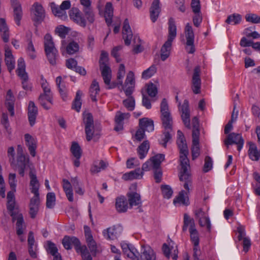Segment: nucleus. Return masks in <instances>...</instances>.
I'll list each match as a JSON object with an SVG mask.
<instances>
[{
	"instance_id": "31",
	"label": "nucleus",
	"mask_w": 260,
	"mask_h": 260,
	"mask_svg": "<svg viewBox=\"0 0 260 260\" xmlns=\"http://www.w3.org/2000/svg\"><path fill=\"white\" fill-rule=\"evenodd\" d=\"M29 177L30 179V186L31 192L34 194V196H39V189L40 184L37 178L36 174L30 171L29 173Z\"/></svg>"
},
{
	"instance_id": "45",
	"label": "nucleus",
	"mask_w": 260,
	"mask_h": 260,
	"mask_svg": "<svg viewBox=\"0 0 260 260\" xmlns=\"http://www.w3.org/2000/svg\"><path fill=\"white\" fill-rule=\"evenodd\" d=\"M100 90L99 83L95 80H94L89 89L90 96L93 102H96L97 101L96 95L99 94Z\"/></svg>"
},
{
	"instance_id": "37",
	"label": "nucleus",
	"mask_w": 260,
	"mask_h": 260,
	"mask_svg": "<svg viewBox=\"0 0 260 260\" xmlns=\"http://www.w3.org/2000/svg\"><path fill=\"white\" fill-rule=\"evenodd\" d=\"M143 175V172L141 171L140 168L135 169L129 173H125L123 175L122 178L124 180H132L133 179H141Z\"/></svg>"
},
{
	"instance_id": "16",
	"label": "nucleus",
	"mask_w": 260,
	"mask_h": 260,
	"mask_svg": "<svg viewBox=\"0 0 260 260\" xmlns=\"http://www.w3.org/2000/svg\"><path fill=\"white\" fill-rule=\"evenodd\" d=\"M80 4L83 6L82 11L87 20L92 23L94 21V14L91 7L90 0H80Z\"/></svg>"
},
{
	"instance_id": "7",
	"label": "nucleus",
	"mask_w": 260,
	"mask_h": 260,
	"mask_svg": "<svg viewBox=\"0 0 260 260\" xmlns=\"http://www.w3.org/2000/svg\"><path fill=\"white\" fill-rule=\"evenodd\" d=\"M118 84L121 86L122 89L124 92L126 96H129L132 95L134 91L135 84L134 73L132 71L128 72L124 84H123L122 80H121L119 81Z\"/></svg>"
},
{
	"instance_id": "50",
	"label": "nucleus",
	"mask_w": 260,
	"mask_h": 260,
	"mask_svg": "<svg viewBox=\"0 0 260 260\" xmlns=\"http://www.w3.org/2000/svg\"><path fill=\"white\" fill-rule=\"evenodd\" d=\"M165 159V155L163 154H157L152 157L150 160L152 164L153 169L159 168L161 162Z\"/></svg>"
},
{
	"instance_id": "27",
	"label": "nucleus",
	"mask_w": 260,
	"mask_h": 260,
	"mask_svg": "<svg viewBox=\"0 0 260 260\" xmlns=\"http://www.w3.org/2000/svg\"><path fill=\"white\" fill-rule=\"evenodd\" d=\"M39 196H34L30 200L29 213L31 218H35L39 211Z\"/></svg>"
},
{
	"instance_id": "26",
	"label": "nucleus",
	"mask_w": 260,
	"mask_h": 260,
	"mask_svg": "<svg viewBox=\"0 0 260 260\" xmlns=\"http://www.w3.org/2000/svg\"><path fill=\"white\" fill-rule=\"evenodd\" d=\"M41 84L42 88L43 90V93H41L40 95V100L41 101V102L43 103V100L45 96H47V100L51 102V95H52L50 88L49 86V84L47 81L44 78L43 75L41 77Z\"/></svg>"
},
{
	"instance_id": "58",
	"label": "nucleus",
	"mask_w": 260,
	"mask_h": 260,
	"mask_svg": "<svg viewBox=\"0 0 260 260\" xmlns=\"http://www.w3.org/2000/svg\"><path fill=\"white\" fill-rule=\"evenodd\" d=\"M190 239L193 243L194 246H199V236L198 231L196 228L189 229Z\"/></svg>"
},
{
	"instance_id": "52",
	"label": "nucleus",
	"mask_w": 260,
	"mask_h": 260,
	"mask_svg": "<svg viewBox=\"0 0 260 260\" xmlns=\"http://www.w3.org/2000/svg\"><path fill=\"white\" fill-rule=\"evenodd\" d=\"M73 155L75 158H80L82 155V150L78 143L73 142L70 148Z\"/></svg>"
},
{
	"instance_id": "1",
	"label": "nucleus",
	"mask_w": 260,
	"mask_h": 260,
	"mask_svg": "<svg viewBox=\"0 0 260 260\" xmlns=\"http://www.w3.org/2000/svg\"><path fill=\"white\" fill-rule=\"evenodd\" d=\"M177 144L180 152V165L181 170L179 177L181 181L185 180L184 187L188 188V185L191 183V179L188 170L190 168L189 160L187 158L189 153L187 145L182 132L178 130L177 131Z\"/></svg>"
},
{
	"instance_id": "48",
	"label": "nucleus",
	"mask_w": 260,
	"mask_h": 260,
	"mask_svg": "<svg viewBox=\"0 0 260 260\" xmlns=\"http://www.w3.org/2000/svg\"><path fill=\"white\" fill-rule=\"evenodd\" d=\"M189 225L190 226L189 229L196 228L193 219L191 218L187 214L185 213L183 217V225L182 227V231L183 232H186Z\"/></svg>"
},
{
	"instance_id": "63",
	"label": "nucleus",
	"mask_w": 260,
	"mask_h": 260,
	"mask_svg": "<svg viewBox=\"0 0 260 260\" xmlns=\"http://www.w3.org/2000/svg\"><path fill=\"white\" fill-rule=\"evenodd\" d=\"M139 255L138 251L132 245L130 247L129 252L127 253L126 256L132 260H140Z\"/></svg>"
},
{
	"instance_id": "47",
	"label": "nucleus",
	"mask_w": 260,
	"mask_h": 260,
	"mask_svg": "<svg viewBox=\"0 0 260 260\" xmlns=\"http://www.w3.org/2000/svg\"><path fill=\"white\" fill-rule=\"evenodd\" d=\"M173 133V128H170V129H164L162 132V135L161 137V140L160 141V144L165 148L167 147V143L169 142V141L172 138V135Z\"/></svg>"
},
{
	"instance_id": "2",
	"label": "nucleus",
	"mask_w": 260,
	"mask_h": 260,
	"mask_svg": "<svg viewBox=\"0 0 260 260\" xmlns=\"http://www.w3.org/2000/svg\"><path fill=\"white\" fill-rule=\"evenodd\" d=\"M168 36L167 41L161 48L160 58L165 61L169 56L172 42L177 36V27L174 18L171 17L168 21Z\"/></svg>"
},
{
	"instance_id": "35",
	"label": "nucleus",
	"mask_w": 260,
	"mask_h": 260,
	"mask_svg": "<svg viewBox=\"0 0 260 260\" xmlns=\"http://www.w3.org/2000/svg\"><path fill=\"white\" fill-rule=\"evenodd\" d=\"M17 75L21 80H28V77L25 72V64L24 59L20 58L18 60V68L16 70Z\"/></svg>"
},
{
	"instance_id": "20",
	"label": "nucleus",
	"mask_w": 260,
	"mask_h": 260,
	"mask_svg": "<svg viewBox=\"0 0 260 260\" xmlns=\"http://www.w3.org/2000/svg\"><path fill=\"white\" fill-rule=\"evenodd\" d=\"M38 114V107L36 106L34 102L30 101L27 107V116L28 121L31 126L35 125Z\"/></svg>"
},
{
	"instance_id": "12",
	"label": "nucleus",
	"mask_w": 260,
	"mask_h": 260,
	"mask_svg": "<svg viewBox=\"0 0 260 260\" xmlns=\"http://www.w3.org/2000/svg\"><path fill=\"white\" fill-rule=\"evenodd\" d=\"M62 244L64 248L67 250L72 249L71 245L74 246L75 249L77 253L82 249L83 245L81 246V243L78 238L74 236H65L62 240Z\"/></svg>"
},
{
	"instance_id": "41",
	"label": "nucleus",
	"mask_w": 260,
	"mask_h": 260,
	"mask_svg": "<svg viewBox=\"0 0 260 260\" xmlns=\"http://www.w3.org/2000/svg\"><path fill=\"white\" fill-rule=\"evenodd\" d=\"M13 222L17 220L16 222V234L18 235H21L23 233V224L24 223L23 217L21 213L16 214L15 216H12Z\"/></svg>"
},
{
	"instance_id": "22",
	"label": "nucleus",
	"mask_w": 260,
	"mask_h": 260,
	"mask_svg": "<svg viewBox=\"0 0 260 260\" xmlns=\"http://www.w3.org/2000/svg\"><path fill=\"white\" fill-rule=\"evenodd\" d=\"M200 69L199 67L194 68L192 80V89L194 93L198 94L200 92L201 79L200 77Z\"/></svg>"
},
{
	"instance_id": "55",
	"label": "nucleus",
	"mask_w": 260,
	"mask_h": 260,
	"mask_svg": "<svg viewBox=\"0 0 260 260\" xmlns=\"http://www.w3.org/2000/svg\"><path fill=\"white\" fill-rule=\"evenodd\" d=\"M241 20L242 17L240 14H233L228 17L225 20V22L228 24L236 25L239 24L241 22Z\"/></svg>"
},
{
	"instance_id": "30",
	"label": "nucleus",
	"mask_w": 260,
	"mask_h": 260,
	"mask_svg": "<svg viewBox=\"0 0 260 260\" xmlns=\"http://www.w3.org/2000/svg\"><path fill=\"white\" fill-rule=\"evenodd\" d=\"M26 145L28 147L30 155L34 157L36 155L37 148V142L36 140L29 134H26L24 135Z\"/></svg>"
},
{
	"instance_id": "17",
	"label": "nucleus",
	"mask_w": 260,
	"mask_h": 260,
	"mask_svg": "<svg viewBox=\"0 0 260 260\" xmlns=\"http://www.w3.org/2000/svg\"><path fill=\"white\" fill-rule=\"evenodd\" d=\"M122 230L123 229L121 225H117L104 230L103 233L105 238L109 240H114L121 235Z\"/></svg>"
},
{
	"instance_id": "23",
	"label": "nucleus",
	"mask_w": 260,
	"mask_h": 260,
	"mask_svg": "<svg viewBox=\"0 0 260 260\" xmlns=\"http://www.w3.org/2000/svg\"><path fill=\"white\" fill-rule=\"evenodd\" d=\"M28 163V158H27L24 155H19L17 156V162H15V165L12 167H17L19 174L21 176H23L25 170Z\"/></svg>"
},
{
	"instance_id": "57",
	"label": "nucleus",
	"mask_w": 260,
	"mask_h": 260,
	"mask_svg": "<svg viewBox=\"0 0 260 260\" xmlns=\"http://www.w3.org/2000/svg\"><path fill=\"white\" fill-rule=\"evenodd\" d=\"M239 235L238 236V240L241 241L243 239V251L245 252H247L251 246V242L249 238L247 237L242 238V233L240 231H238Z\"/></svg>"
},
{
	"instance_id": "11",
	"label": "nucleus",
	"mask_w": 260,
	"mask_h": 260,
	"mask_svg": "<svg viewBox=\"0 0 260 260\" xmlns=\"http://www.w3.org/2000/svg\"><path fill=\"white\" fill-rule=\"evenodd\" d=\"M196 218L198 219L199 225L202 226H206L207 231L211 232V224L208 213L204 211L202 208H197L194 211Z\"/></svg>"
},
{
	"instance_id": "56",
	"label": "nucleus",
	"mask_w": 260,
	"mask_h": 260,
	"mask_svg": "<svg viewBox=\"0 0 260 260\" xmlns=\"http://www.w3.org/2000/svg\"><path fill=\"white\" fill-rule=\"evenodd\" d=\"M157 71L156 67L155 65L151 66L148 69L144 70L142 74V78L147 79L151 78Z\"/></svg>"
},
{
	"instance_id": "14",
	"label": "nucleus",
	"mask_w": 260,
	"mask_h": 260,
	"mask_svg": "<svg viewBox=\"0 0 260 260\" xmlns=\"http://www.w3.org/2000/svg\"><path fill=\"white\" fill-rule=\"evenodd\" d=\"M244 139L240 134L232 133L229 134L226 138L224 140V144L228 147L229 145L234 144L237 145V150L240 151L243 148L244 145Z\"/></svg>"
},
{
	"instance_id": "62",
	"label": "nucleus",
	"mask_w": 260,
	"mask_h": 260,
	"mask_svg": "<svg viewBox=\"0 0 260 260\" xmlns=\"http://www.w3.org/2000/svg\"><path fill=\"white\" fill-rule=\"evenodd\" d=\"M161 190L163 197L166 199H170L173 194V190L171 187L168 185H162L161 186Z\"/></svg>"
},
{
	"instance_id": "28",
	"label": "nucleus",
	"mask_w": 260,
	"mask_h": 260,
	"mask_svg": "<svg viewBox=\"0 0 260 260\" xmlns=\"http://www.w3.org/2000/svg\"><path fill=\"white\" fill-rule=\"evenodd\" d=\"M139 126L145 132H152L154 129V122L149 118L144 117L139 119Z\"/></svg>"
},
{
	"instance_id": "6",
	"label": "nucleus",
	"mask_w": 260,
	"mask_h": 260,
	"mask_svg": "<svg viewBox=\"0 0 260 260\" xmlns=\"http://www.w3.org/2000/svg\"><path fill=\"white\" fill-rule=\"evenodd\" d=\"M31 16L35 26L41 24L45 17V11L42 6L38 3H34L31 9Z\"/></svg>"
},
{
	"instance_id": "61",
	"label": "nucleus",
	"mask_w": 260,
	"mask_h": 260,
	"mask_svg": "<svg viewBox=\"0 0 260 260\" xmlns=\"http://www.w3.org/2000/svg\"><path fill=\"white\" fill-rule=\"evenodd\" d=\"M55 204V195L53 192H49L46 196V207L52 209Z\"/></svg>"
},
{
	"instance_id": "38",
	"label": "nucleus",
	"mask_w": 260,
	"mask_h": 260,
	"mask_svg": "<svg viewBox=\"0 0 260 260\" xmlns=\"http://www.w3.org/2000/svg\"><path fill=\"white\" fill-rule=\"evenodd\" d=\"M62 187L68 200L72 202L74 201L73 188L71 183L67 179L62 180Z\"/></svg>"
},
{
	"instance_id": "49",
	"label": "nucleus",
	"mask_w": 260,
	"mask_h": 260,
	"mask_svg": "<svg viewBox=\"0 0 260 260\" xmlns=\"http://www.w3.org/2000/svg\"><path fill=\"white\" fill-rule=\"evenodd\" d=\"M82 95V92L78 90L76 92V97L73 102L72 109L79 112L80 111L82 102H81V96Z\"/></svg>"
},
{
	"instance_id": "29",
	"label": "nucleus",
	"mask_w": 260,
	"mask_h": 260,
	"mask_svg": "<svg viewBox=\"0 0 260 260\" xmlns=\"http://www.w3.org/2000/svg\"><path fill=\"white\" fill-rule=\"evenodd\" d=\"M159 0H153L150 8V19L153 22L157 19L160 12Z\"/></svg>"
},
{
	"instance_id": "5",
	"label": "nucleus",
	"mask_w": 260,
	"mask_h": 260,
	"mask_svg": "<svg viewBox=\"0 0 260 260\" xmlns=\"http://www.w3.org/2000/svg\"><path fill=\"white\" fill-rule=\"evenodd\" d=\"M161 120L164 129L173 128V118L169 110V106L166 99H163L160 104Z\"/></svg>"
},
{
	"instance_id": "64",
	"label": "nucleus",
	"mask_w": 260,
	"mask_h": 260,
	"mask_svg": "<svg viewBox=\"0 0 260 260\" xmlns=\"http://www.w3.org/2000/svg\"><path fill=\"white\" fill-rule=\"evenodd\" d=\"M245 19L247 22L253 23H260V16L255 14H248L245 16Z\"/></svg>"
},
{
	"instance_id": "54",
	"label": "nucleus",
	"mask_w": 260,
	"mask_h": 260,
	"mask_svg": "<svg viewBox=\"0 0 260 260\" xmlns=\"http://www.w3.org/2000/svg\"><path fill=\"white\" fill-rule=\"evenodd\" d=\"M123 104L128 111H133L135 107V100L134 98L132 95L127 96V99L123 101Z\"/></svg>"
},
{
	"instance_id": "3",
	"label": "nucleus",
	"mask_w": 260,
	"mask_h": 260,
	"mask_svg": "<svg viewBox=\"0 0 260 260\" xmlns=\"http://www.w3.org/2000/svg\"><path fill=\"white\" fill-rule=\"evenodd\" d=\"M168 36L167 41L161 48L160 58L165 61L169 56L172 42L177 36V27L174 18L171 17L168 21Z\"/></svg>"
},
{
	"instance_id": "51",
	"label": "nucleus",
	"mask_w": 260,
	"mask_h": 260,
	"mask_svg": "<svg viewBox=\"0 0 260 260\" xmlns=\"http://www.w3.org/2000/svg\"><path fill=\"white\" fill-rule=\"evenodd\" d=\"M49 63L53 66L56 63V59L58 56V53L57 49L45 52Z\"/></svg>"
},
{
	"instance_id": "42",
	"label": "nucleus",
	"mask_w": 260,
	"mask_h": 260,
	"mask_svg": "<svg viewBox=\"0 0 260 260\" xmlns=\"http://www.w3.org/2000/svg\"><path fill=\"white\" fill-rule=\"evenodd\" d=\"M128 201L129 206L132 207L134 206H138L141 204L140 195L136 192H131L127 194Z\"/></svg>"
},
{
	"instance_id": "10",
	"label": "nucleus",
	"mask_w": 260,
	"mask_h": 260,
	"mask_svg": "<svg viewBox=\"0 0 260 260\" xmlns=\"http://www.w3.org/2000/svg\"><path fill=\"white\" fill-rule=\"evenodd\" d=\"M71 6L70 1L67 0L63 1L59 6L56 5L54 3H51V8L52 13L55 16L63 19L67 18V16L66 10L69 9Z\"/></svg>"
},
{
	"instance_id": "24",
	"label": "nucleus",
	"mask_w": 260,
	"mask_h": 260,
	"mask_svg": "<svg viewBox=\"0 0 260 260\" xmlns=\"http://www.w3.org/2000/svg\"><path fill=\"white\" fill-rule=\"evenodd\" d=\"M5 61L8 69L11 72L15 67V61L13 55L12 54L11 50L7 45L5 47Z\"/></svg>"
},
{
	"instance_id": "25",
	"label": "nucleus",
	"mask_w": 260,
	"mask_h": 260,
	"mask_svg": "<svg viewBox=\"0 0 260 260\" xmlns=\"http://www.w3.org/2000/svg\"><path fill=\"white\" fill-rule=\"evenodd\" d=\"M115 208L118 213H124L128 209V202L126 198L121 196L115 199Z\"/></svg>"
},
{
	"instance_id": "53",
	"label": "nucleus",
	"mask_w": 260,
	"mask_h": 260,
	"mask_svg": "<svg viewBox=\"0 0 260 260\" xmlns=\"http://www.w3.org/2000/svg\"><path fill=\"white\" fill-rule=\"evenodd\" d=\"M7 208L11 216H14L16 214L20 213L18 211V208L16 206L15 201L10 200L9 201H7Z\"/></svg>"
},
{
	"instance_id": "46",
	"label": "nucleus",
	"mask_w": 260,
	"mask_h": 260,
	"mask_svg": "<svg viewBox=\"0 0 260 260\" xmlns=\"http://www.w3.org/2000/svg\"><path fill=\"white\" fill-rule=\"evenodd\" d=\"M113 16V9L112 4L111 3H107L105 6V17L107 24L108 26L111 24Z\"/></svg>"
},
{
	"instance_id": "18",
	"label": "nucleus",
	"mask_w": 260,
	"mask_h": 260,
	"mask_svg": "<svg viewBox=\"0 0 260 260\" xmlns=\"http://www.w3.org/2000/svg\"><path fill=\"white\" fill-rule=\"evenodd\" d=\"M10 2L11 7L13 9L14 20L16 24L19 26L23 15L21 5L18 0H10Z\"/></svg>"
},
{
	"instance_id": "43",
	"label": "nucleus",
	"mask_w": 260,
	"mask_h": 260,
	"mask_svg": "<svg viewBox=\"0 0 260 260\" xmlns=\"http://www.w3.org/2000/svg\"><path fill=\"white\" fill-rule=\"evenodd\" d=\"M150 147L148 140L144 141L138 148L137 151L140 159H143L147 155Z\"/></svg>"
},
{
	"instance_id": "15",
	"label": "nucleus",
	"mask_w": 260,
	"mask_h": 260,
	"mask_svg": "<svg viewBox=\"0 0 260 260\" xmlns=\"http://www.w3.org/2000/svg\"><path fill=\"white\" fill-rule=\"evenodd\" d=\"M189 176H190V179H191V183H190V184H189L188 185V189L185 188V187L184 186L185 183V180L181 181L179 179L180 181L184 182L183 186L184 188L186 190V191H185L184 190H181L179 192L178 196L174 199L173 203L175 205H176L177 204H179L180 205H185V206H188L189 204L188 193L189 192V189H190L189 187L191 186V185H192V178H191V175L190 173H189Z\"/></svg>"
},
{
	"instance_id": "40",
	"label": "nucleus",
	"mask_w": 260,
	"mask_h": 260,
	"mask_svg": "<svg viewBox=\"0 0 260 260\" xmlns=\"http://www.w3.org/2000/svg\"><path fill=\"white\" fill-rule=\"evenodd\" d=\"M248 155L253 161H258L260 158V150L257 149L256 145L252 142L249 143Z\"/></svg>"
},
{
	"instance_id": "13",
	"label": "nucleus",
	"mask_w": 260,
	"mask_h": 260,
	"mask_svg": "<svg viewBox=\"0 0 260 260\" xmlns=\"http://www.w3.org/2000/svg\"><path fill=\"white\" fill-rule=\"evenodd\" d=\"M71 20L79 26L85 28L86 26V20L81 11L77 8L73 7L69 12Z\"/></svg>"
},
{
	"instance_id": "59",
	"label": "nucleus",
	"mask_w": 260,
	"mask_h": 260,
	"mask_svg": "<svg viewBox=\"0 0 260 260\" xmlns=\"http://www.w3.org/2000/svg\"><path fill=\"white\" fill-rule=\"evenodd\" d=\"M79 49V44L73 41L69 43L67 46V52L69 54H73L78 52Z\"/></svg>"
},
{
	"instance_id": "8",
	"label": "nucleus",
	"mask_w": 260,
	"mask_h": 260,
	"mask_svg": "<svg viewBox=\"0 0 260 260\" xmlns=\"http://www.w3.org/2000/svg\"><path fill=\"white\" fill-rule=\"evenodd\" d=\"M184 32L186 40L185 49L188 53L192 54L196 50L194 45V35L193 28L189 23L185 27Z\"/></svg>"
},
{
	"instance_id": "39",
	"label": "nucleus",
	"mask_w": 260,
	"mask_h": 260,
	"mask_svg": "<svg viewBox=\"0 0 260 260\" xmlns=\"http://www.w3.org/2000/svg\"><path fill=\"white\" fill-rule=\"evenodd\" d=\"M46 250L48 252L53 256V260H62L61 255L58 252V249L54 243L48 241Z\"/></svg>"
},
{
	"instance_id": "4",
	"label": "nucleus",
	"mask_w": 260,
	"mask_h": 260,
	"mask_svg": "<svg viewBox=\"0 0 260 260\" xmlns=\"http://www.w3.org/2000/svg\"><path fill=\"white\" fill-rule=\"evenodd\" d=\"M99 65L104 83L106 85L108 86L109 89L114 88L115 87V85L110 84L112 77V71L109 66L108 53L105 51L101 52Z\"/></svg>"
},
{
	"instance_id": "9",
	"label": "nucleus",
	"mask_w": 260,
	"mask_h": 260,
	"mask_svg": "<svg viewBox=\"0 0 260 260\" xmlns=\"http://www.w3.org/2000/svg\"><path fill=\"white\" fill-rule=\"evenodd\" d=\"M83 121L85 124V132L87 141H90L93 138L94 124L92 115L91 113H83Z\"/></svg>"
},
{
	"instance_id": "36",
	"label": "nucleus",
	"mask_w": 260,
	"mask_h": 260,
	"mask_svg": "<svg viewBox=\"0 0 260 260\" xmlns=\"http://www.w3.org/2000/svg\"><path fill=\"white\" fill-rule=\"evenodd\" d=\"M0 32L4 42H8L9 40V28L5 19L3 18H0Z\"/></svg>"
},
{
	"instance_id": "19",
	"label": "nucleus",
	"mask_w": 260,
	"mask_h": 260,
	"mask_svg": "<svg viewBox=\"0 0 260 260\" xmlns=\"http://www.w3.org/2000/svg\"><path fill=\"white\" fill-rule=\"evenodd\" d=\"M181 117L184 125L188 128H190V111L189 109V103L186 100L183 102L181 106Z\"/></svg>"
},
{
	"instance_id": "44",
	"label": "nucleus",
	"mask_w": 260,
	"mask_h": 260,
	"mask_svg": "<svg viewBox=\"0 0 260 260\" xmlns=\"http://www.w3.org/2000/svg\"><path fill=\"white\" fill-rule=\"evenodd\" d=\"M44 45L45 52L56 49L52 36L47 34L44 36Z\"/></svg>"
},
{
	"instance_id": "34",
	"label": "nucleus",
	"mask_w": 260,
	"mask_h": 260,
	"mask_svg": "<svg viewBox=\"0 0 260 260\" xmlns=\"http://www.w3.org/2000/svg\"><path fill=\"white\" fill-rule=\"evenodd\" d=\"M14 102L15 99L13 95L12 90L9 89L7 93L6 105L8 110L10 113V115H14Z\"/></svg>"
},
{
	"instance_id": "21",
	"label": "nucleus",
	"mask_w": 260,
	"mask_h": 260,
	"mask_svg": "<svg viewBox=\"0 0 260 260\" xmlns=\"http://www.w3.org/2000/svg\"><path fill=\"white\" fill-rule=\"evenodd\" d=\"M122 36L126 45L128 46L131 43L133 38V33L129 25L128 19H125L123 22L122 27Z\"/></svg>"
},
{
	"instance_id": "33",
	"label": "nucleus",
	"mask_w": 260,
	"mask_h": 260,
	"mask_svg": "<svg viewBox=\"0 0 260 260\" xmlns=\"http://www.w3.org/2000/svg\"><path fill=\"white\" fill-rule=\"evenodd\" d=\"M141 260H155V254L153 250L149 246H143L140 255Z\"/></svg>"
},
{
	"instance_id": "32",
	"label": "nucleus",
	"mask_w": 260,
	"mask_h": 260,
	"mask_svg": "<svg viewBox=\"0 0 260 260\" xmlns=\"http://www.w3.org/2000/svg\"><path fill=\"white\" fill-rule=\"evenodd\" d=\"M27 242L28 245V252L30 256L32 258H36L37 246L35 244V240L34 236V233L30 231L28 233Z\"/></svg>"
},
{
	"instance_id": "60",
	"label": "nucleus",
	"mask_w": 260,
	"mask_h": 260,
	"mask_svg": "<svg viewBox=\"0 0 260 260\" xmlns=\"http://www.w3.org/2000/svg\"><path fill=\"white\" fill-rule=\"evenodd\" d=\"M61 80L62 78L61 76L57 77L56 79V83L62 99L65 100L67 95L65 87L63 85H61Z\"/></svg>"
}]
</instances>
